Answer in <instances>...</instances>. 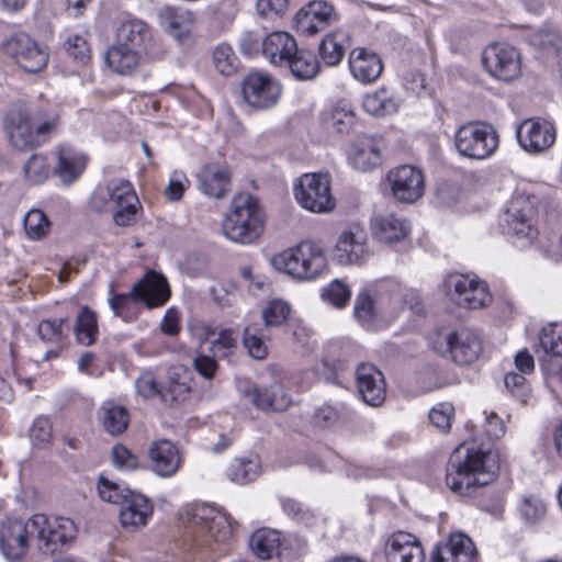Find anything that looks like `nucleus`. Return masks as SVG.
Masks as SVG:
<instances>
[{"label": "nucleus", "instance_id": "nucleus-1", "mask_svg": "<svg viewBox=\"0 0 562 562\" xmlns=\"http://www.w3.org/2000/svg\"><path fill=\"white\" fill-rule=\"evenodd\" d=\"M490 448L461 443L450 454L446 468L447 486L456 494L472 497L486 512L491 510L492 472L485 463Z\"/></svg>", "mask_w": 562, "mask_h": 562}, {"label": "nucleus", "instance_id": "nucleus-2", "mask_svg": "<svg viewBox=\"0 0 562 562\" xmlns=\"http://www.w3.org/2000/svg\"><path fill=\"white\" fill-rule=\"evenodd\" d=\"M61 126L60 114L54 110L33 112L14 109L7 113L4 130L11 146L19 151L33 150L56 135Z\"/></svg>", "mask_w": 562, "mask_h": 562}, {"label": "nucleus", "instance_id": "nucleus-3", "mask_svg": "<svg viewBox=\"0 0 562 562\" xmlns=\"http://www.w3.org/2000/svg\"><path fill=\"white\" fill-rule=\"evenodd\" d=\"M187 532L191 538L190 550L201 558L211 553L225 554V544L232 536L228 518L210 505H198L187 514Z\"/></svg>", "mask_w": 562, "mask_h": 562}, {"label": "nucleus", "instance_id": "nucleus-4", "mask_svg": "<svg viewBox=\"0 0 562 562\" xmlns=\"http://www.w3.org/2000/svg\"><path fill=\"white\" fill-rule=\"evenodd\" d=\"M265 222L259 200L250 193H238L222 220V234L233 243L254 244L263 233Z\"/></svg>", "mask_w": 562, "mask_h": 562}, {"label": "nucleus", "instance_id": "nucleus-5", "mask_svg": "<svg viewBox=\"0 0 562 562\" xmlns=\"http://www.w3.org/2000/svg\"><path fill=\"white\" fill-rule=\"evenodd\" d=\"M170 296L166 278L154 270L148 271L131 289L130 293L115 294L110 306L116 316L126 318L132 303H144L148 308L164 305Z\"/></svg>", "mask_w": 562, "mask_h": 562}, {"label": "nucleus", "instance_id": "nucleus-6", "mask_svg": "<svg viewBox=\"0 0 562 562\" xmlns=\"http://www.w3.org/2000/svg\"><path fill=\"white\" fill-rule=\"evenodd\" d=\"M271 265L295 279L312 280L326 269L327 261L316 244L305 240L273 256Z\"/></svg>", "mask_w": 562, "mask_h": 562}, {"label": "nucleus", "instance_id": "nucleus-7", "mask_svg": "<svg viewBox=\"0 0 562 562\" xmlns=\"http://www.w3.org/2000/svg\"><path fill=\"white\" fill-rule=\"evenodd\" d=\"M297 203L313 213H328L336 206L328 173L303 175L294 186Z\"/></svg>", "mask_w": 562, "mask_h": 562}, {"label": "nucleus", "instance_id": "nucleus-8", "mask_svg": "<svg viewBox=\"0 0 562 562\" xmlns=\"http://www.w3.org/2000/svg\"><path fill=\"white\" fill-rule=\"evenodd\" d=\"M32 531H35L37 547L44 554H54L74 541L77 528L69 518H57L53 524L43 514H36L30 519Z\"/></svg>", "mask_w": 562, "mask_h": 562}, {"label": "nucleus", "instance_id": "nucleus-9", "mask_svg": "<svg viewBox=\"0 0 562 562\" xmlns=\"http://www.w3.org/2000/svg\"><path fill=\"white\" fill-rule=\"evenodd\" d=\"M435 349L442 356H448L459 366H468L476 361L483 351L482 341L475 331L460 328L439 335Z\"/></svg>", "mask_w": 562, "mask_h": 562}, {"label": "nucleus", "instance_id": "nucleus-10", "mask_svg": "<svg viewBox=\"0 0 562 562\" xmlns=\"http://www.w3.org/2000/svg\"><path fill=\"white\" fill-rule=\"evenodd\" d=\"M445 285L449 300L459 307L477 310L486 305L488 285L474 274L450 273Z\"/></svg>", "mask_w": 562, "mask_h": 562}, {"label": "nucleus", "instance_id": "nucleus-11", "mask_svg": "<svg viewBox=\"0 0 562 562\" xmlns=\"http://www.w3.org/2000/svg\"><path fill=\"white\" fill-rule=\"evenodd\" d=\"M2 49L20 68L30 74L42 71L49 58L47 49L24 32L10 35L2 43Z\"/></svg>", "mask_w": 562, "mask_h": 562}, {"label": "nucleus", "instance_id": "nucleus-12", "mask_svg": "<svg viewBox=\"0 0 562 562\" xmlns=\"http://www.w3.org/2000/svg\"><path fill=\"white\" fill-rule=\"evenodd\" d=\"M537 199L525 194H517L510 202L506 213L508 233L518 239L532 243L538 234L535 217L537 214Z\"/></svg>", "mask_w": 562, "mask_h": 562}, {"label": "nucleus", "instance_id": "nucleus-13", "mask_svg": "<svg viewBox=\"0 0 562 562\" xmlns=\"http://www.w3.org/2000/svg\"><path fill=\"white\" fill-rule=\"evenodd\" d=\"M241 92L249 106L256 110H267L278 103L281 86L267 74L251 72L244 78Z\"/></svg>", "mask_w": 562, "mask_h": 562}, {"label": "nucleus", "instance_id": "nucleus-14", "mask_svg": "<svg viewBox=\"0 0 562 562\" xmlns=\"http://www.w3.org/2000/svg\"><path fill=\"white\" fill-rule=\"evenodd\" d=\"M516 137L525 151L539 154L555 143L557 131L550 121L531 117L524 120L517 126Z\"/></svg>", "mask_w": 562, "mask_h": 562}, {"label": "nucleus", "instance_id": "nucleus-15", "mask_svg": "<svg viewBox=\"0 0 562 562\" xmlns=\"http://www.w3.org/2000/svg\"><path fill=\"white\" fill-rule=\"evenodd\" d=\"M387 181L394 199L401 203H414L424 195L423 172L414 166L402 165L389 171Z\"/></svg>", "mask_w": 562, "mask_h": 562}, {"label": "nucleus", "instance_id": "nucleus-16", "mask_svg": "<svg viewBox=\"0 0 562 562\" xmlns=\"http://www.w3.org/2000/svg\"><path fill=\"white\" fill-rule=\"evenodd\" d=\"M487 126L481 122H470L459 127L454 135L458 151L471 159H485L492 154L487 144Z\"/></svg>", "mask_w": 562, "mask_h": 562}, {"label": "nucleus", "instance_id": "nucleus-17", "mask_svg": "<svg viewBox=\"0 0 562 562\" xmlns=\"http://www.w3.org/2000/svg\"><path fill=\"white\" fill-rule=\"evenodd\" d=\"M241 393L250 404L263 412H284L292 404L290 395L280 383L271 385L249 383Z\"/></svg>", "mask_w": 562, "mask_h": 562}, {"label": "nucleus", "instance_id": "nucleus-18", "mask_svg": "<svg viewBox=\"0 0 562 562\" xmlns=\"http://www.w3.org/2000/svg\"><path fill=\"white\" fill-rule=\"evenodd\" d=\"M338 20L334 5L324 0L307 2L295 15V24L300 32L314 35Z\"/></svg>", "mask_w": 562, "mask_h": 562}, {"label": "nucleus", "instance_id": "nucleus-19", "mask_svg": "<svg viewBox=\"0 0 562 562\" xmlns=\"http://www.w3.org/2000/svg\"><path fill=\"white\" fill-rule=\"evenodd\" d=\"M430 562H477V551L467 535L451 533L434 548Z\"/></svg>", "mask_w": 562, "mask_h": 562}, {"label": "nucleus", "instance_id": "nucleus-20", "mask_svg": "<svg viewBox=\"0 0 562 562\" xmlns=\"http://www.w3.org/2000/svg\"><path fill=\"white\" fill-rule=\"evenodd\" d=\"M335 257L341 265L364 262L369 257L366 231L358 225L344 231L338 237Z\"/></svg>", "mask_w": 562, "mask_h": 562}, {"label": "nucleus", "instance_id": "nucleus-21", "mask_svg": "<svg viewBox=\"0 0 562 562\" xmlns=\"http://www.w3.org/2000/svg\"><path fill=\"white\" fill-rule=\"evenodd\" d=\"M357 389L363 402L380 406L385 400V381L382 372L371 363H361L356 371Z\"/></svg>", "mask_w": 562, "mask_h": 562}, {"label": "nucleus", "instance_id": "nucleus-22", "mask_svg": "<svg viewBox=\"0 0 562 562\" xmlns=\"http://www.w3.org/2000/svg\"><path fill=\"white\" fill-rule=\"evenodd\" d=\"M33 532L30 520L9 521L0 530V548L8 560H18L26 554L29 549V535Z\"/></svg>", "mask_w": 562, "mask_h": 562}, {"label": "nucleus", "instance_id": "nucleus-23", "mask_svg": "<svg viewBox=\"0 0 562 562\" xmlns=\"http://www.w3.org/2000/svg\"><path fill=\"white\" fill-rule=\"evenodd\" d=\"M147 454L150 469L159 476L170 477L180 469V452L178 448L167 439L151 442Z\"/></svg>", "mask_w": 562, "mask_h": 562}, {"label": "nucleus", "instance_id": "nucleus-24", "mask_svg": "<svg viewBox=\"0 0 562 562\" xmlns=\"http://www.w3.org/2000/svg\"><path fill=\"white\" fill-rule=\"evenodd\" d=\"M231 171L226 165L209 162L199 173V188L210 198H225L231 190Z\"/></svg>", "mask_w": 562, "mask_h": 562}, {"label": "nucleus", "instance_id": "nucleus-25", "mask_svg": "<svg viewBox=\"0 0 562 562\" xmlns=\"http://www.w3.org/2000/svg\"><path fill=\"white\" fill-rule=\"evenodd\" d=\"M385 554L389 562H423L425 558L418 539L404 531L395 532L389 538Z\"/></svg>", "mask_w": 562, "mask_h": 562}, {"label": "nucleus", "instance_id": "nucleus-26", "mask_svg": "<svg viewBox=\"0 0 562 562\" xmlns=\"http://www.w3.org/2000/svg\"><path fill=\"white\" fill-rule=\"evenodd\" d=\"M349 68L356 80L372 83L381 76L383 63L376 53L357 47L349 55Z\"/></svg>", "mask_w": 562, "mask_h": 562}, {"label": "nucleus", "instance_id": "nucleus-27", "mask_svg": "<svg viewBox=\"0 0 562 562\" xmlns=\"http://www.w3.org/2000/svg\"><path fill=\"white\" fill-rule=\"evenodd\" d=\"M296 48L295 38L282 31L272 32L262 41V54L270 64L279 67H285L289 64Z\"/></svg>", "mask_w": 562, "mask_h": 562}, {"label": "nucleus", "instance_id": "nucleus-28", "mask_svg": "<svg viewBox=\"0 0 562 562\" xmlns=\"http://www.w3.org/2000/svg\"><path fill=\"white\" fill-rule=\"evenodd\" d=\"M160 22L166 31L179 43H184L195 23V15L180 7H166L159 12Z\"/></svg>", "mask_w": 562, "mask_h": 562}, {"label": "nucleus", "instance_id": "nucleus-29", "mask_svg": "<svg viewBox=\"0 0 562 562\" xmlns=\"http://www.w3.org/2000/svg\"><path fill=\"white\" fill-rule=\"evenodd\" d=\"M373 235L382 243L401 241L409 234V223L394 213L376 215L371 223Z\"/></svg>", "mask_w": 562, "mask_h": 562}, {"label": "nucleus", "instance_id": "nucleus-30", "mask_svg": "<svg viewBox=\"0 0 562 562\" xmlns=\"http://www.w3.org/2000/svg\"><path fill=\"white\" fill-rule=\"evenodd\" d=\"M120 520L123 527L136 529L144 526L153 514V506L149 499L139 494L132 493L122 504Z\"/></svg>", "mask_w": 562, "mask_h": 562}, {"label": "nucleus", "instance_id": "nucleus-31", "mask_svg": "<svg viewBox=\"0 0 562 562\" xmlns=\"http://www.w3.org/2000/svg\"><path fill=\"white\" fill-rule=\"evenodd\" d=\"M520 55L514 46L494 45V78L510 81L520 74Z\"/></svg>", "mask_w": 562, "mask_h": 562}, {"label": "nucleus", "instance_id": "nucleus-32", "mask_svg": "<svg viewBox=\"0 0 562 562\" xmlns=\"http://www.w3.org/2000/svg\"><path fill=\"white\" fill-rule=\"evenodd\" d=\"M58 162L54 169L60 180L70 184L86 168V157L70 147L60 146L57 151Z\"/></svg>", "mask_w": 562, "mask_h": 562}, {"label": "nucleus", "instance_id": "nucleus-33", "mask_svg": "<svg viewBox=\"0 0 562 562\" xmlns=\"http://www.w3.org/2000/svg\"><path fill=\"white\" fill-rule=\"evenodd\" d=\"M356 123V115L350 106L337 104L321 115V124L329 134H347Z\"/></svg>", "mask_w": 562, "mask_h": 562}, {"label": "nucleus", "instance_id": "nucleus-34", "mask_svg": "<svg viewBox=\"0 0 562 562\" xmlns=\"http://www.w3.org/2000/svg\"><path fill=\"white\" fill-rule=\"evenodd\" d=\"M108 66L120 75H131L139 63V55L136 49L115 44L105 53Z\"/></svg>", "mask_w": 562, "mask_h": 562}, {"label": "nucleus", "instance_id": "nucleus-35", "mask_svg": "<svg viewBox=\"0 0 562 562\" xmlns=\"http://www.w3.org/2000/svg\"><path fill=\"white\" fill-rule=\"evenodd\" d=\"M149 38V29L140 20H128L123 22L116 32V44L138 49L145 46Z\"/></svg>", "mask_w": 562, "mask_h": 562}, {"label": "nucleus", "instance_id": "nucleus-36", "mask_svg": "<svg viewBox=\"0 0 562 562\" xmlns=\"http://www.w3.org/2000/svg\"><path fill=\"white\" fill-rule=\"evenodd\" d=\"M101 422L104 430L111 436L123 434L130 425V413L121 405L105 402L101 408Z\"/></svg>", "mask_w": 562, "mask_h": 562}, {"label": "nucleus", "instance_id": "nucleus-37", "mask_svg": "<svg viewBox=\"0 0 562 562\" xmlns=\"http://www.w3.org/2000/svg\"><path fill=\"white\" fill-rule=\"evenodd\" d=\"M398 99L385 87L367 94L363 100L364 110L374 116L393 114L398 110Z\"/></svg>", "mask_w": 562, "mask_h": 562}, {"label": "nucleus", "instance_id": "nucleus-38", "mask_svg": "<svg viewBox=\"0 0 562 562\" xmlns=\"http://www.w3.org/2000/svg\"><path fill=\"white\" fill-rule=\"evenodd\" d=\"M261 473L260 460L257 456L236 458L227 468L228 479L237 484H248L259 477Z\"/></svg>", "mask_w": 562, "mask_h": 562}, {"label": "nucleus", "instance_id": "nucleus-39", "mask_svg": "<svg viewBox=\"0 0 562 562\" xmlns=\"http://www.w3.org/2000/svg\"><path fill=\"white\" fill-rule=\"evenodd\" d=\"M285 67L291 70L295 78L310 80L318 74L319 61L312 50L297 47Z\"/></svg>", "mask_w": 562, "mask_h": 562}, {"label": "nucleus", "instance_id": "nucleus-40", "mask_svg": "<svg viewBox=\"0 0 562 562\" xmlns=\"http://www.w3.org/2000/svg\"><path fill=\"white\" fill-rule=\"evenodd\" d=\"M349 37L344 31H336L328 34L319 44V54L328 66L338 65L349 45Z\"/></svg>", "mask_w": 562, "mask_h": 562}, {"label": "nucleus", "instance_id": "nucleus-41", "mask_svg": "<svg viewBox=\"0 0 562 562\" xmlns=\"http://www.w3.org/2000/svg\"><path fill=\"white\" fill-rule=\"evenodd\" d=\"M249 546L257 558L261 560L270 559L279 549L280 532L268 528L258 529L251 535Z\"/></svg>", "mask_w": 562, "mask_h": 562}, {"label": "nucleus", "instance_id": "nucleus-42", "mask_svg": "<svg viewBox=\"0 0 562 562\" xmlns=\"http://www.w3.org/2000/svg\"><path fill=\"white\" fill-rule=\"evenodd\" d=\"M74 330L78 342L83 346H91L97 341L99 334L97 314L87 305L81 307Z\"/></svg>", "mask_w": 562, "mask_h": 562}, {"label": "nucleus", "instance_id": "nucleus-43", "mask_svg": "<svg viewBox=\"0 0 562 562\" xmlns=\"http://www.w3.org/2000/svg\"><path fill=\"white\" fill-rule=\"evenodd\" d=\"M494 485L497 490L505 494L513 488V475L508 456L494 449Z\"/></svg>", "mask_w": 562, "mask_h": 562}, {"label": "nucleus", "instance_id": "nucleus-44", "mask_svg": "<svg viewBox=\"0 0 562 562\" xmlns=\"http://www.w3.org/2000/svg\"><path fill=\"white\" fill-rule=\"evenodd\" d=\"M350 160L356 169L368 171L381 164V154L373 145L357 146L351 153Z\"/></svg>", "mask_w": 562, "mask_h": 562}, {"label": "nucleus", "instance_id": "nucleus-45", "mask_svg": "<svg viewBox=\"0 0 562 562\" xmlns=\"http://www.w3.org/2000/svg\"><path fill=\"white\" fill-rule=\"evenodd\" d=\"M539 340L546 353L562 357V323H552L543 327Z\"/></svg>", "mask_w": 562, "mask_h": 562}, {"label": "nucleus", "instance_id": "nucleus-46", "mask_svg": "<svg viewBox=\"0 0 562 562\" xmlns=\"http://www.w3.org/2000/svg\"><path fill=\"white\" fill-rule=\"evenodd\" d=\"M25 179L32 184L43 183L49 175L47 158L43 154H33L23 166Z\"/></svg>", "mask_w": 562, "mask_h": 562}, {"label": "nucleus", "instance_id": "nucleus-47", "mask_svg": "<svg viewBox=\"0 0 562 562\" xmlns=\"http://www.w3.org/2000/svg\"><path fill=\"white\" fill-rule=\"evenodd\" d=\"M106 184L111 207L120 203H125L131 206V203L135 202L134 199L138 198L133 184L127 180L112 179Z\"/></svg>", "mask_w": 562, "mask_h": 562}, {"label": "nucleus", "instance_id": "nucleus-48", "mask_svg": "<svg viewBox=\"0 0 562 562\" xmlns=\"http://www.w3.org/2000/svg\"><path fill=\"white\" fill-rule=\"evenodd\" d=\"M31 442L40 449H47L53 439V427L48 417L38 416L34 419L30 432Z\"/></svg>", "mask_w": 562, "mask_h": 562}, {"label": "nucleus", "instance_id": "nucleus-49", "mask_svg": "<svg viewBox=\"0 0 562 562\" xmlns=\"http://www.w3.org/2000/svg\"><path fill=\"white\" fill-rule=\"evenodd\" d=\"M49 221L41 210H31L24 216V229L32 239H40L46 235Z\"/></svg>", "mask_w": 562, "mask_h": 562}, {"label": "nucleus", "instance_id": "nucleus-50", "mask_svg": "<svg viewBox=\"0 0 562 562\" xmlns=\"http://www.w3.org/2000/svg\"><path fill=\"white\" fill-rule=\"evenodd\" d=\"M98 493L100 497L108 503L123 504L133 493L130 488L121 487L119 484L100 476L98 483Z\"/></svg>", "mask_w": 562, "mask_h": 562}, {"label": "nucleus", "instance_id": "nucleus-51", "mask_svg": "<svg viewBox=\"0 0 562 562\" xmlns=\"http://www.w3.org/2000/svg\"><path fill=\"white\" fill-rule=\"evenodd\" d=\"M519 513L527 522L536 524L544 517L547 506L544 502L537 496H524L519 504Z\"/></svg>", "mask_w": 562, "mask_h": 562}, {"label": "nucleus", "instance_id": "nucleus-52", "mask_svg": "<svg viewBox=\"0 0 562 562\" xmlns=\"http://www.w3.org/2000/svg\"><path fill=\"white\" fill-rule=\"evenodd\" d=\"M237 58L227 44H220L213 52V63L218 72L224 76H231L236 71Z\"/></svg>", "mask_w": 562, "mask_h": 562}, {"label": "nucleus", "instance_id": "nucleus-53", "mask_svg": "<svg viewBox=\"0 0 562 562\" xmlns=\"http://www.w3.org/2000/svg\"><path fill=\"white\" fill-rule=\"evenodd\" d=\"M134 203H131V206L125 203H120L111 209L112 218L115 225L120 227H127L136 223L137 215L142 211V205L138 198L134 199Z\"/></svg>", "mask_w": 562, "mask_h": 562}, {"label": "nucleus", "instance_id": "nucleus-54", "mask_svg": "<svg viewBox=\"0 0 562 562\" xmlns=\"http://www.w3.org/2000/svg\"><path fill=\"white\" fill-rule=\"evenodd\" d=\"M353 313L360 323H369L376 315V301L368 291H361L355 301Z\"/></svg>", "mask_w": 562, "mask_h": 562}, {"label": "nucleus", "instance_id": "nucleus-55", "mask_svg": "<svg viewBox=\"0 0 562 562\" xmlns=\"http://www.w3.org/2000/svg\"><path fill=\"white\" fill-rule=\"evenodd\" d=\"M351 291L349 286L341 280L331 281L326 288L323 289L322 297L336 307H344L349 301Z\"/></svg>", "mask_w": 562, "mask_h": 562}, {"label": "nucleus", "instance_id": "nucleus-56", "mask_svg": "<svg viewBox=\"0 0 562 562\" xmlns=\"http://www.w3.org/2000/svg\"><path fill=\"white\" fill-rule=\"evenodd\" d=\"M290 305L281 300L271 301L262 311V318L266 326H281L289 317Z\"/></svg>", "mask_w": 562, "mask_h": 562}, {"label": "nucleus", "instance_id": "nucleus-57", "mask_svg": "<svg viewBox=\"0 0 562 562\" xmlns=\"http://www.w3.org/2000/svg\"><path fill=\"white\" fill-rule=\"evenodd\" d=\"M66 318L44 319L37 326V334L43 341L59 342L65 337Z\"/></svg>", "mask_w": 562, "mask_h": 562}, {"label": "nucleus", "instance_id": "nucleus-58", "mask_svg": "<svg viewBox=\"0 0 562 562\" xmlns=\"http://www.w3.org/2000/svg\"><path fill=\"white\" fill-rule=\"evenodd\" d=\"M454 415V407L450 403H440L429 412L430 423L442 432L449 431Z\"/></svg>", "mask_w": 562, "mask_h": 562}, {"label": "nucleus", "instance_id": "nucleus-59", "mask_svg": "<svg viewBox=\"0 0 562 562\" xmlns=\"http://www.w3.org/2000/svg\"><path fill=\"white\" fill-rule=\"evenodd\" d=\"M243 344L252 358L260 360L267 356V347L257 328L250 326L245 328Z\"/></svg>", "mask_w": 562, "mask_h": 562}, {"label": "nucleus", "instance_id": "nucleus-60", "mask_svg": "<svg viewBox=\"0 0 562 562\" xmlns=\"http://www.w3.org/2000/svg\"><path fill=\"white\" fill-rule=\"evenodd\" d=\"M522 373L508 372L504 378L506 389L521 403H527L530 389Z\"/></svg>", "mask_w": 562, "mask_h": 562}, {"label": "nucleus", "instance_id": "nucleus-61", "mask_svg": "<svg viewBox=\"0 0 562 562\" xmlns=\"http://www.w3.org/2000/svg\"><path fill=\"white\" fill-rule=\"evenodd\" d=\"M210 342L214 356L225 357L236 347L237 338L233 329H222L218 331L217 337L211 339Z\"/></svg>", "mask_w": 562, "mask_h": 562}, {"label": "nucleus", "instance_id": "nucleus-62", "mask_svg": "<svg viewBox=\"0 0 562 562\" xmlns=\"http://www.w3.org/2000/svg\"><path fill=\"white\" fill-rule=\"evenodd\" d=\"M137 393L145 397L150 398L156 395L161 396L162 389L158 385L155 375L150 371L143 372L135 382Z\"/></svg>", "mask_w": 562, "mask_h": 562}, {"label": "nucleus", "instance_id": "nucleus-63", "mask_svg": "<svg viewBox=\"0 0 562 562\" xmlns=\"http://www.w3.org/2000/svg\"><path fill=\"white\" fill-rule=\"evenodd\" d=\"M112 458L115 467L121 469L134 470L138 465L137 457L121 443L112 448Z\"/></svg>", "mask_w": 562, "mask_h": 562}, {"label": "nucleus", "instance_id": "nucleus-64", "mask_svg": "<svg viewBox=\"0 0 562 562\" xmlns=\"http://www.w3.org/2000/svg\"><path fill=\"white\" fill-rule=\"evenodd\" d=\"M189 392L190 387L187 383L171 379L168 386L162 389L160 397L162 402L172 405L183 401Z\"/></svg>", "mask_w": 562, "mask_h": 562}]
</instances>
